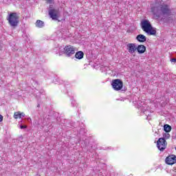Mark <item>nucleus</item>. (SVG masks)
Listing matches in <instances>:
<instances>
[{
  "label": "nucleus",
  "instance_id": "2eb2a0df",
  "mask_svg": "<svg viewBox=\"0 0 176 176\" xmlns=\"http://www.w3.org/2000/svg\"><path fill=\"white\" fill-rule=\"evenodd\" d=\"M164 129L165 132L170 133V131H171V126H170L168 124H165L164 126Z\"/></svg>",
  "mask_w": 176,
  "mask_h": 176
},
{
  "label": "nucleus",
  "instance_id": "412c9836",
  "mask_svg": "<svg viewBox=\"0 0 176 176\" xmlns=\"http://www.w3.org/2000/svg\"><path fill=\"white\" fill-rule=\"evenodd\" d=\"M21 117L24 118V116H25V114H24V113H21Z\"/></svg>",
  "mask_w": 176,
  "mask_h": 176
},
{
  "label": "nucleus",
  "instance_id": "aec40b11",
  "mask_svg": "<svg viewBox=\"0 0 176 176\" xmlns=\"http://www.w3.org/2000/svg\"><path fill=\"white\" fill-rule=\"evenodd\" d=\"M21 129H27V126L25 125H21Z\"/></svg>",
  "mask_w": 176,
  "mask_h": 176
},
{
  "label": "nucleus",
  "instance_id": "39448f33",
  "mask_svg": "<svg viewBox=\"0 0 176 176\" xmlns=\"http://www.w3.org/2000/svg\"><path fill=\"white\" fill-rule=\"evenodd\" d=\"M111 86L114 90L119 91L123 89V81L120 79H115L112 80Z\"/></svg>",
  "mask_w": 176,
  "mask_h": 176
},
{
  "label": "nucleus",
  "instance_id": "f8f14e48",
  "mask_svg": "<svg viewBox=\"0 0 176 176\" xmlns=\"http://www.w3.org/2000/svg\"><path fill=\"white\" fill-rule=\"evenodd\" d=\"M84 56H85V54L82 51H78L75 54V57L78 60H82V58H83Z\"/></svg>",
  "mask_w": 176,
  "mask_h": 176
},
{
  "label": "nucleus",
  "instance_id": "20e7f679",
  "mask_svg": "<svg viewBox=\"0 0 176 176\" xmlns=\"http://www.w3.org/2000/svg\"><path fill=\"white\" fill-rule=\"evenodd\" d=\"M75 52H76V49L71 45H65L63 48V53L67 57H71V56L74 55Z\"/></svg>",
  "mask_w": 176,
  "mask_h": 176
},
{
  "label": "nucleus",
  "instance_id": "4be33fe9",
  "mask_svg": "<svg viewBox=\"0 0 176 176\" xmlns=\"http://www.w3.org/2000/svg\"><path fill=\"white\" fill-rule=\"evenodd\" d=\"M173 171H174L175 173H176V169L173 170Z\"/></svg>",
  "mask_w": 176,
  "mask_h": 176
},
{
  "label": "nucleus",
  "instance_id": "9d476101",
  "mask_svg": "<svg viewBox=\"0 0 176 176\" xmlns=\"http://www.w3.org/2000/svg\"><path fill=\"white\" fill-rule=\"evenodd\" d=\"M136 50L139 54H144L146 52V47L144 45H136Z\"/></svg>",
  "mask_w": 176,
  "mask_h": 176
},
{
  "label": "nucleus",
  "instance_id": "6ab92c4d",
  "mask_svg": "<svg viewBox=\"0 0 176 176\" xmlns=\"http://www.w3.org/2000/svg\"><path fill=\"white\" fill-rule=\"evenodd\" d=\"M171 63H176V58L170 59Z\"/></svg>",
  "mask_w": 176,
  "mask_h": 176
},
{
  "label": "nucleus",
  "instance_id": "f257e3e1",
  "mask_svg": "<svg viewBox=\"0 0 176 176\" xmlns=\"http://www.w3.org/2000/svg\"><path fill=\"white\" fill-rule=\"evenodd\" d=\"M156 2L154 6L151 8V11L154 14H166L168 16L171 13V10L168 8V6L164 4L162 5V0H155Z\"/></svg>",
  "mask_w": 176,
  "mask_h": 176
},
{
  "label": "nucleus",
  "instance_id": "7ed1b4c3",
  "mask_svg": "<svg viewBox=\"0 0 176 176\" xmlns=\"http://www.w3.org/2000/svg\"><path fill=\"white\" fill-rule=\"evenodd\" d=\"M19 14L16 12L10 13L7 16V21H8V24L12 28H16L19 25L20 23Z\"/></svg>",
  "mask_w": 176,
  "mask_h": 176
},
{
  "label": "nucleus",
  "instance_id": "a211bd4d",
  "mask_svg": "<svg viewBox=\"0 0 176 176\" xmlns=\"http://www.w3.org/2000/svg\"><path fill=\"white\" fill-rule=\"evenodd\" d=\"M3 120V116L0 114V122H2Z\"/></svg>",
  "mask_w": 176,
  "mask_h": 176
},
{
  "label": "nucleus",
  "instance_id": "4468645a",
  "mask_svg": "<svg viewBox=\"0 0 176 176\" xmlns=\"http://www.w3.org/2000/svg\"><path fill=\"white\" fill-rule=\"evenodd\" d=\"M14 118L15 119H21V113L20 111H16L14 113Z\"/></svg>",
  "mask_w": 176,
  "mask_h": 176
},
{
  "label": "nucleus",
  "instance_id": "ddd939ff",
  "mask_svg": "<svg viewBox=\"0 0 176 176\" xmlns=\"http://www.w3.org/2000/svg\"><path fill=\"white\" fill-rule=\"evenodd\" d=\"M45 25V23H43V21H41V20H37L36 22V27H37L38 28H43Z\"/></svg>",
  "mask_w": 176,
  "mask_h": 176
},
{
  "label": "nucleus",
  "instance_id": "9b49d317",
  "mask_svg": "<svg viewBox=\"0 0 176 176\" xmlns=\"http://www.w3.org/2000/svg\"><path fill=\"white\" fill-rule=\"evenodd\" d=\"M136 39L140 43H144V42H146V36H145V35H144V34H138L136 36Z\"/></svg>",
  "mask_w": 176,
  "mask_h": 176
},
{
  "label": "nucleus",
  "instance_id": "0eeeda50",
  "mask_svg": "<svg viewBox=\"0 0 176 176\" xmlns=\"http://www.w3.org/2000/svg\"><path fill=\"white\" fill-rule=\"evenodd\" d=\"M126 50L130 54H134L137 52V45L135 43H128L126 45Z\"/></svg>",
  "mask_w": 176,
  "mask_h": 176
},
{
  "label": "nucleus",
  "instance_id": "6e6552de",
  "mask_svg": "<svg viewBox=\"0 0 176 176\" xmlns=\"http://www.w3.org/2000/svg\"><path fill=\"white\" fill-rule=\"evenodd\" d=\"M165 162L168 166H173L176 163V156L175 155H169L166 158Z\"/></svg>",
  "mask_w": 176,
  "mask_h": 176
},
{
  "label": "nucleus",
  "instance_id": "1a4fd4ad",
  "mask_svg": "<svg viewBox=\"0 0 176 176\" xmlns=\"http://www.w3.org/2000/svg\"><path fill=\"white\" fill-rule=\"evenodd\" d=\"M49 14L52 20H58V10L56 9L50 10Z\"/></svg>",
  "mask_w": 176,
  "mask_h": 176
},
{
  "label": "nucleus",
  "instance_id": "dca6fc26",
  "mask_svg": "<svg viewBox=\"0 0 176 176\" xmlns=\"http://www.w3.org/2000/svg\"><path fill=\"white\" fill-rule=\"evenodd\" d=\"M163 137L164 138H164L165 140H168L170 138V133H168V132H166L163 135Z\"/></svg>",
  "mask_w": 176,
  "mask_h": 176
},
{
  "label": "nucleus",
  "instance_id": "f03ea898",
  "mask_svg": "<svg viewBox=\"0 0 176 176\" xmlns=\"http://www.w3.org/2000/svg\"><path fill=\"white\" fill-rule=\"evenodd\" d=\"M142 30L147 34V35H156V28H153L151 22L148 20H144L141 22Z\"/></svg>",
  "mask_w": 176,
  "mask_h": 176
},
{
  "label": "nucleus",
  "instance_id": "f3484780",
  "mask_svg": "<svg viewBox=\"0 0 176 176\" xmlns=\"http://www.w3.org/2000/svg\"><path fill=\"white\" fill-rule=\"evenodd\" d=\"M47 3H53L54 0H45Z\"/></svg>",
  "mask_w": 176,
  "mask_h": 176
},
{
  "label": "nucleus",
  "instance_id": "423d86ee",
  "mask_svg": "<svg viewBox=\"0 0 176 176\" xmlns=\"http://www.w3.org/2000/svg\"><path fill=\"white\" fill-rule=\"evenodd\" d=\"M157 147L161 152L164 151V149L167 148V142L163 138H160L157 141Z\"/></svg>",
  "mask_w": 176,
  "mask_h": 176
}]
</instances>
